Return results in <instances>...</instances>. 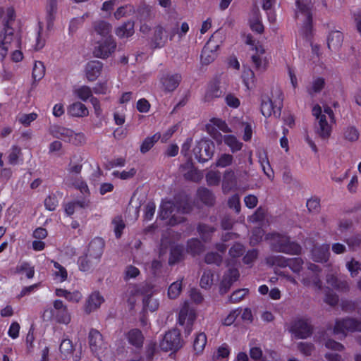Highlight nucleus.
I'll list each match as a JSON object with an SVG mask.
<instances>
[{"label":"nucleus","mask_w":361,"mask_h":361,"mask_svg":"<svg viewBox=\"0 0 361 361\" xmlns=\"http://www.w3.org/2000/svg\"><path fill=\"white\" fill-rule=\"evenodd\" d=\"M312 115L316 119V132L322 138L330 136L332 130V123L334 122V115L332 109L329 106L322 109L316 104L312 108Z\"/></svg>","instance_id":"f257e3e1"},{"label":"nucleus","mask_w":361,"mask_h":361,"mask_svg":"<svg viewBox=\"0 0 361 361\" xmlns=\"http://www.w3.org/2000/svg\"><path fill=\"white\" fill-rule=\"evenodd\" d=\"M20 45L19 32L12 26H6L0 33V56L4 59L8 50L18 49Z\"/></svg>","instance_id":"f03ea898"},{"label":"nucleus","mask_w":361,"mask_h":361,"mask_svg":"<svg viewBox=\"0 0 361 361\" xmlns=\"http://www.w3.org/2000/svg\"><path fill=\"white\" fill-rule=\"evenodd\" d=\"M296 19L302 23V32L308 36L312 30V20L311 13L312 0H297Z\"/></svg>","instance_id":"7ed1b4c3"},{"label":"nucleus","mask_w":361,"mask_h":361,"mask_svg":"<svg viewBox=\"0 0 361 361\" xmlns=\"http://www.w3.org/2000/svg\"><path fill=\"white\" fill-rule=\"evenodd\" d=\"M43 317L66 325L71 321V315L67 306L60 300L54 301L52 309L44 310Z\"/></svg>","instance_id":"20e7f679"},{"label":"nucleus","mask_w":361,"mask_h":361,"mask_svg":"<svg viewBox=\"0 0 361 361\" xmlns=\"http://www.w3.org/2000/svg\"><path fill=\"white\" fill-rule=\"evenodd\" d=\"M190 207L188 203L184 206L175 205L171 201H163L160 206V216L163 219H169V224H176L182 221V219H177L176 216L180 214L188 213Z\"/></svg>","instance_id":"39448f33"},{"label":"nucleus","mask_w":361,"mask_h":361,"mask_svg":"<svg viewBox=\"0 0 361 361\" xmlns=\"http://www.w3.org/2000/svg\"><path fill=\"white\" fill-rule=\"evenodd\" d=\"M271 244L274 250L288 255H298L301 251L300 246L294 242H290L286 235H271Z\"/></svg>","instance_id":"423d86ee"},{"label":"nucleus","mask_w":361,"mask_h":361,"mask_svg":"<svg viewBox=\"0 0 361 361\" xmlns=\"http://www.w3.org/2000/svg\"><path fill=\"white\" fill-rule=\"evenodd\" d=\"M271 57L263 45H256L251 54V61L257 71L263 73L269 66Z\"/></svg>","instance_id":"0eeeda50"},{"label":"nucleus","mask_w":361,"mask_h":361,"mask_svg":"<svg viewBox=\"0 0 361 361\" xmlns=\"http://www.w3.org/2000/svg\"><path fill=\"white\" fill-rule=\"evenodd\" d=\"M221 43V37L219 34L214 33L202 51L201 61L203 64L207 65L214 61Z\"/></svg>","instance_id":"6e6552de"},{"label":"nucleus","mask_w":361,"mask_h":361,"mask_svg":"<svg viewBox=\"0 0 361 361\" xmlns=\"http://www.w3.org/2000/svg\"><path fill=\"white\" fill-rule=\"evenodd\" d=\"M183 345L180 333L177 329L168 331L159 343L160 348L166 352L177 351Z\"/></svg>","instance_id":"1a4fd4ad"},{"label":"nucleus","mask_w":361,"mask_h":361,"mask_svg":"<svg viewBox=\"0 0 361 361\" xmlns=\"http://www.w3.org/2000/svg\"><path fill=\"white\" fill-rule=\"evenodd\" d=\"M214 152V144L208 139L200 140L193 148V154L200 162H204L210 159Z\"/></svg>","instance_id":"9d476101"},{"label":"nucleus","mask_w":361,"mask_h":361,"mask_svg":"<svg viewBox=\"0 0 361 361\" xmlns=\"http://www.w3.org/2000/svg\"><path fill=\"white\" fill-rule=\"evenodd\" d=\"M267 263L271 266L289 267L295 273L300 271L302 260L300 258L286 259L281 255H271L267 258Z\"/></svg>","instance_id":"9b49d317"},{"label":"nucleus","mask_w":361,"mask_h":361,"mask_svg":"<svg viewBox=\"0 0 361 361\" xmlns=\"http://www.w3.org/2000/svg\"><path fill=\"white\" fill-rule=\"evenodd\" d=\"M206 130L217 144H221L223 138L222 135L217 130H221L224 133L231 132L226 122L217 118H213L209 120V123L206 125Z\"/></svg>","instance_id":"f8f14e48"},{"label":"nucleus","mask_w":361,"mask_h":361,"mask_svg":"<svg viewBox=\"0 0 361 361\" xmlns=\"http://www.w3.org/2000/svg\"><path fill=\"white\" fill-rule=\"evenodd\" d=\"M361 331V322L353 319L338 320L334 328V334L345 337L350 331Z\"/></svg>","instance_id":"ddd939ff"},{"label":"nucleus","mask_w":361,"mask_h":361,"mask_svg":"<svg viewBox=\"0 0 361 361\" xmlns=\"http://www.w3.org/2000/svg\"><path fill=\"white\" fill-rule=\"evenodd\" d=\"M290 331L298 338H306L312 334V326L307 319H295L290 326Z\"/></svg>","instance_id":"4468645a"},{"label":"nucleus","mask_w":361,"mask_h":361,"mask_svg":"<svg viewBox=\"0 0 361 361\" xmlns=\"http://www.w3.org/2000/svg\"><path fill=\"white\" fill-rule=\"evenodd\" d=\"M95 47L94 54L97 57L106 59L114 52L116 44L112 37H108L105 39H101Z\"/></svg>","instance_id":"2eb2a0df"},{"label":"nucleus","mask_w":361,"mask_h":361,"mask_svg":"<svg viewBox=\"0 0 361 361\" xmlns=\"http://www.w3.org/2000/svg\"><path fill=\"white\" fill-rule=\"evenodd\" d=\"M148 288L149 286L146 284H130L126 288L123 299L130 305H133L141 295L145 296L147 293Z\"/></svg>","instance_id":"dca6fc26"},{"label":"nucleus","mask_w":361,"mask_h":361,"mask_svg":"<svg viewBox=\"0 0 361 361\" xmlns=\"http://www.w3.org/2000/svg\"><path fill=\"white\" fill-rule=\"evenodd\" d=\"M195 319V311L190 309L188 302H185L179 313L178 323L180 325L185 326V330L188 334L191 332Z\"/></svg>","instance_id":"f3484780"},{"label":"nucleus","mask_w":361,"mask_h":361,"mask_svg":"<svg viewBox=\"0 0 361 361\" xmlns=\"http://www.w3.org/2000/svg\"><path fill=\"white\" fill-rule=\"evenodd\" d=\"M104 247V243L103 240L100 238H96L90 243L86 255L94 259V261L99 262L103 253Z\"/></svg>","instance_id":"a211bd4d"},{"label":"nucleus","mask_w":361,"mask_h":361,"mask_svg":"<svg viewBox=\"0 0 361 361\" xmlns=\"http://www.w3.org/2000/svg\"><path fill=\"white\" fill-rule=\"evenodd\" d=\"M239 278V272L235 268L229 269L224 275L220 284V291L223 293H226L233 282Z\"/></svg>","instance_id":"6ab92c4d"},{"label":"nucleus","mask_w":361,"mask_h":361,"mask_svg":"<svg viewBox=\"0 0 361 361\" xmlns=\"http://www.w3.org/2000/svg\"><path fill=\"white\" fill-rule=\"evenodd\" d=\"M181 80V75L178 73L166 74L161 78L162 87L165 91L172 92L178 86Z\"/></svg>","instance_id":"aec40b11"},{"label":"nucleus","mask_w":361,"mask_h":361,"mask_svg":"<svg viewBox=\"0 0 361 361\" xmlns=\"http://www.w3.org/2000/svg\"><path fill=\"white\" fill-rule=\"evenodd\" d=\"M103 68V64L99 61H92L88 62L85 68V75L88 80L94 81L100 75Z\"/></svg>","instance_id":"412c9836"},{"label":"nucleus","mask_w":361,"mask_h":361,"mask_svg":"<svg viewBox=\"0 0 361 361\" xmlns=\"http://www.w3.org/2000/svg\"><path fill=\"white\" fill-rule=\"evenodd\" d=\"M250 355L255 361H276V353L274 351L264 355L259 347H252L250 350Z\"/></svg>","instance_id":"4be33fe9"},{"label":"nucleus","mask_w":361,"mask_h":361,"mask_svg":"<svg viewBox=\"0 0 361 361\" xmlns=\"http://www.w3.org/2000/svg\"><path fill=\"white\" fill-rule=\"evenodd\" d=\"M207 343V338L204 333H197L192 342L193 356L198 357L203 354Z\"/></svg>","instance_id":"5701e85b"},{"label":"nucleus","mask_w":361,"mask_h":361,"mask_svg":"<svg viewBox=\"0 0 361 361\" xmlns=\"http://www.w3.org/2000/svg\"><path fill=\"white\" fill-rule=\"evenodd\" d=\"M89 342L92 351L97 353L106 343L103 342L102 334L95 329H92L89 334Z\"/></svg>","instance_id":"b1692460"},{"label":"nucleus","mask_w":361,"mask_h":361,"mask_svg":"<svg viewBox=\"0 0 361 361\" xmlns=\"http://www.w3.org/2000/svg\"><path fill=\"white\" fill-rule=\"evenodd\" d=\"M279 107L274 106L272 100L269 97H263L262 99L261 111L264 116L269 117L272 114L279 115Z\"/></svg>","instance_id":"393cba45"},{"label":"nucleus","mask_w":361,"mask_h":361,"mask_svg":"<svg viewBox=\"0 0 361 361\" xmlns=\"http://www.w3.org/2000/svg\"><path fill=\"white\" fill-rule=\"evenodd\" d=\"M94 260V259L90 257L86 254L80 257L78 260L80 271L82 272H91L99 263V262Z\"/></svg>","instance_id":"a878e982"},{"label":"nucleus","mask_w":361,"mask_h":361,"mask_svg":"<svg viewBox=\"0 0 361 361\" xmlns=\"http://www.w3.org/2000/svg\"><path fill=\"white\" fill-rule=\"evenodd\" d=\"M104 299L99 292L92 293L88 298L85 311L88 313L97 310L104 302Z\"/></svg>","instance_id":"bb28decb"},{"label":"nucleus","mask_w":361,"mask_h":361,"mask_svg":"<svg viewBox=\"0 0 361 361\" xmlns=\"http://www.w3.org/2000/svg\"><path fill=\"white\" fill-rule=\"evenodd\" d=\"M8 161L11 165H17L23 162V153L21 148L13 145L8 151Z\"/></svg>","instance_id":"cd10ccee"},{"label":"nucleus","mask_w":361,"mask_h":361,"mask_svg":"<svg viewBox=\"0 0 361 361\" xmlns=\"http://www.w3.org/2000/svg\"><path fill=\"white\" fill-rule=\"evenodd\" d=\"M312 259L316 262H326L329 256V246L322 245L315 247L312 252Z\"/></svg>","instance_id":"c85d7f7f"},{"label":"nucleus","mask_w":361,"mask_h":361,"mask_svg":"<svg viewBox=\"0 0 361 361\" xmlns=\"http://www.w3.org/2000/svg\"><path fill=\"white\" fill-rule=\"evenodd\" d=\"M343 40V34L337 30L331 31L327 37V44L330 49L336 50L338 49Z\"/></svg>","instance_id":"c756f323"},{"label":"nucleus","mask_w":361,"mask_h":361,"mask_svg":"<svg viewBox=\"0 0 361 361\" xmlns=\"http://www.w3.org/2000/svg\"><path fill=\"white\" fill-rule=\"evenodd\" d=\"M126 338L130 344L137 348L141 347L143 344L144 336L140 330L133 329L126 334Z\"/></svg>","instance_id":"7c9ffc66"},{"label":"nucleus","mask_w":361,"mask_h":361,"mask_svg":"<svg viewBox=\"0 0 361 361\" xmlns=\"http://www.w3.org/2000/svg\"><path fill=\"white\" fill-rule=\"evenodd\" d=\"M55 295L58 297L65 298L68 301L71 302H78L82 298L81 293L78 290L69 292L62 288L56 289Z\"/></svg>","instance_id":"2f4dec72"},{"label":"nucleus","mask_w":361,"mask_h":361,"mask_svg":"<svg viewBox=\"0 0 361 361\" xmlns=\"http://www.w3.org/2000/svg\"><path fill=\"white\" fill-rule=\"evenodd\" d=\"M68 113L71 116L85 117L88 115L89 111L83 104L75 102L68 106Z\"/></svg>","instance_id":"473e14b6"},{"label":"nucleus","mask_w":361,"mask_h":361,"mask_svg":"<svg viewBox=\"0 0 361 361\" xmlns=\"http://www.w3.org/2000/svg\"><path fill=\"white\" fill-rule=\"evenodd\" d=\"M231 353V348L226 343L218 347L212 356L213 361H228Z\"/></svg>","instance_id":"72a5a7b5"},{"label":"nucleus","mask_w":361,"mask_h":361,"mask_svg":"<svg viewBox=\"0 0 361 361\" xmlns=\"http://www.w3.org/2000/svg\"><path fill=\"white\" fill-rule=\"evenodd\" d=\"M111 30V26L106 22L98 21L94 24V31L97 35L101 37V39L111 37L110 35Z\"/></svg>","instance_id":"f704fd0d"},{"label":"nucleus","mask_w":361,"mask_h":361,"mask_svg":"<svg viewBox=\"0 0 361 361\" xmlns=\"http://www.w3.org/2000/svg\"><path fill=\"white\" fill-rule=\"evenodd\" d=\"M49 133L54 137L67 142L68 137L71 135V130L60 126H52L49 128Z\"/></svg>","instance_id":"c9c22d12"},{"label":"nucleus","mask_w":361,"mask_h":361,"mask_svg":"<svg viewBox=\"0 0 361 361\" xmlns=\"http://www.w3.org/2000/svg\"><path fill=\"white\" fill-rule=\"evenodd\" d=\"M51 262L54 267L53 270L54 280L59 283L65 281L68 278V272L66 268L56 262L52 260Z\"/></svg>","instance_id":"e433bc0d"},{"label":"nucleus","mask_w":361,"mask_h":361,"mask_svg":"<svg viewBox=\"0 0 361 361\" xmlns=\"http://www.w3.org/2000/svg\"><path fill=\"white\" fill-rule=\"evenodd\" d=\"M241 78L244 85L247 90L252 89L255 84V73L250 68H245L243 71Z\"/></svg>","instance_id":"4c0bfd02"},{"label":"nucleus","mask_w":361,"mask_h":361,"mask_svg":"<svg viewBox=\"0 0 361 361\" xmlns=\"http://www.w3.org/2000/svg\"><path fill=\"white\" fill-rule=\"evenodd\" d=\"M134 33V23L131 21L125 23L116 30V35L120 38L128 37Z\"/></svg>","instance_id":"58836bf2"},{"label":"nucleus","mask_w":361,"mask_h":361,"mask_svg":"<svg viewBox=\"0 0 361 361\" xmlns=\"http://www.w3.org/2000/svg\"><path fill=\"white\" fill-rule=\"evenodd\" d=\"M223 141L230 148L232 152H238L242 149L243 143L233 135H224L222 138V142Z\"/></svg>","instance_id":"ea45409f"},{"label":"nucleus","mask_w":361,"mask_h":361,"mask_svg":"<svg viewBox=\"0 0 361 361\" xmlns=\"http://www.w3.org/2000/svg\"><path fill=\"white\" fill-rule=\"evenodd\" d=\"M35 44H33L35 50L37 51L44 47L45 44V38L43 35V25L39 23L37 28L34 34Z\"/></svg>","instance_id":"a19ab883"},{"label":"nucleus","mask_w":361,"mask_h":361,"mask_svg":"<svg viewBox=\"0 0 361 361\" xmlns=\"http://www.w3.org/2000/svg\"><path fill=\"white\" fill-rule=\"evenodd\" d=\"M343 135L346 141L355 142L359 140L360 132L355 126H348L343 129Z\"/></svg>","instance_id":"79ce46f5"},{"label":"nucleus","mask_w":361,"mask_h":361,"mask_svg":"<svg viewBox=\"0 0 361 361\" xmlns=\"http://www.w3.org/2000/svg\"><path fill=\"white\" fill-rule=\"evenodd\" d=\"M308 270L313 274V276H312V279L304 278L302 279L303 284L305 286L313 285L315 287L320 288V281L318 279L317 274V273L319 271L318 266L315 264H310L308 267Z\"/></svg>","instance_id":"37998d69"},{"label":"nucleus","mask_w":361,"mask_h":361,"mask_svg":"<svg viewBox=\"0 0 361 361\" xmlns=\"http://www.w3.org/2000/svg\"><path fill=\"white\" fill-rule=\"evenodd\" d=\"M161 138V134L155 133L152 136L147 137L140 145V152L145 154L149 152L154 144Z\"/></svg>","instance_id":"c03bdc74"},{"label":"nucleus","mask_w":361,"mask_h":361,"mask_svg":"<svg viewBox=\"0 0 361 361\" xmlns=\"http://www.w3.org/2000/svg\"><path fill=\"white\" fill-rule=\"evenodd\" d=\"M222 94V91L218 82H214L209 85L205 93V99L207 101L212 100L214 98L220 97Z\"/></svg>","instance_id":"a18cd8bd"},{"label":"nucleus","mask_w":361,"mask_h":361,"mask_svg":"<svg viewBox=\"0 0 361 361\" xmlns=\"http://www.w3.org/2000/svg\"><path fill=\"white\" fill-rule=\"evenodd\" d=\"M167 37L165 35L164 29L162 27H157L154 32L153 44L155 47H162L166 42Z\"/></svg>","instance_id":"49530a36"},{"label":"nucleus","mask_w":361,"mask_h":361,"mask_svg":"<svg viewBox=\"0 0 361 361\" xmlns=\"http://www.w3.org/2000/svg\"><path fill=\"white\" fill-rule=\"evenodd\" d=\"M143 305L146 310H149L150 312L156 311L159 306V300L154 298L151 295H149V288L147 289V293H145L144 296Z\"/></svg>","instance_id":"de8ad7c7"},{"label":"nucleus","mask_w":361,"mask_h":361,"mask_svg":"<svg viewBox=\"0 0 361 361\" xmlns=\"http://www.w3.org/2000/svg\"><path fill=\"white\" fill-rule=\"evenodd\" d=\"M325 85V80L323 78L318 77L314 78L307 88L310 94L314 95L322 91Z\"/></svg>","instance_id":"09e8293b"},{"label":"nucleus","mask_w":361,"mask_h":361,"mask_svg":"<svg viewBox=\"0 0 361 361\" xmlns=\"http://www.w3.org/2000/svg\"><path fill=\"white\" fill-rule=\"evenodd\" d=\"M96 355L100 361H114L115 355L111 349L106 344L102 347V350H99Z\"/></svg>","instance_id":"8fccbe9b"},{"label":"nucleus","mask_w":361,"mask_h":361,"mask_svg":"<svg viewBox=\"0 0 361 361\" xmlns=\"http://www.w3.org/2000/svg\"><path fill=\"white\" fill-rule=\"evenodd\" d=\"M250 28L258 33H262L264 30L263 25L262 24L259 12L257 10H255L252 13V17L250 20Z\"/></svg>","instance_id":"3c124183"},{"label":"nucleus","mask_w":361,"mask_h":361,"mask_svg":"<svg viewBox=\"0 0 361 361\" xmlns=\"http://www.w3.org/2000/svg\"><path fill=\"white\" fill-rule=\"evenodd\" d=\"M45 74V67L42 62L35 61L32 68V78L35 81H39Z\"/></svg>","instance_id":"603ef678"},{"label":"nucleus","mask_w":361,"mask_h":361,"mask_svg":"<svg viewBox=\"0 0 361 361\" xmlns=\"http://www.w3.org/2000/svg\"><path fill=\"white\" fill-rule=\"evenodd\" d=\"M73 348L74 347L72 341L68 338H65L61 341L59 348L61 355L65 358H67L72 355Z\"/></svg>","instance_id":"864d4df0"},{"label":"nucleus","mask_w":361,"mask_h":361,"mask_svg":"<svg viewBox=\"0 0 361 361\" xmlns=\"http://www.w3.org/2000/svg\"><path fill=\"white\" fill-rule=\"evenodd\" d=\"M182 290V280L172 283L168 289V296L171 299L177 298Z\"/></svg>","instance_id":"5fc2aeb1"},{"label":"nucleus","mask_w":361,"mask_h":361,"mask_svg":"<svg viewBox=\"0 0 361 361\" xmlns=\"http://www.w3.org/2000/svg\"><path fill=\"white\" fill-rule=\"evenodd\" d=\"M326 281L329 284L338 290H344L348 289V284L347 281H338V279L333 275L327 276Z\"/></svg>","instance_id":"6e6d98bb"},{"label":"nucleus","mask_w":361,"mask_h":361,"mask_svg":"<svg viewBox=\"0 0 361 361\" xmlns=\"http://www.w3.org/2000/svg\"><path fill=\"white\" fill-rule=\"evenodd\" d=\"M259 161L260 163V165L262 166V169L264 171V173L266 174V176L272 179L274 177V173L272 169H271L269 162L268 161V159L265 154H262L259 157Z\"/></svg>","instance_id":"4d7b16f0"},{"label":"nucleus","mask_w":361,"mask_h":361,"mask_svg":"<svg viewBox=\"0 0 361 361\" xmlns=\"http://www.w3.org/2000/svg\"><path fill=\"white\" fill-rule=\"evenodd\" d=\"M37 117V114L35 112L30 114H20L18 116L17 120L20 124L25 126H28L32 121H35Z\"/></svg>","instance_id":"13d9d810"},{"label":"nucleus","mask_w":361,"mask_h":361,"mask_svg":"<svg viewBox=\"0 0 361 361\" xmlns=\"http://www.w3.org/2000/svg\"><path fill=\"white\" fill-rule=\"evenodd\" d=\"M233 161V157L232 155L224 153L218 157L216 161V166L217 167L225 168L231 165Z\"/></svg>","instance_id":"bf43d9fd"},{"label":"nucleus","mask_w":361,"mask_h":361,"mask_svg":"<svg viewBox=\"0 0 361 361\" xmlns=\"http://www.w3.org/2000/svg\"><path fill=\"white\" fill-rule=\"evenodd\" d=\"M214 281V274L211 271H205L200 279V286L203 288H209Z\"/></svg>","instance_id":"052dcab7"},{"label":"nucleus","mask_w":361,"mask_h":361,"mask_svg":"<svg viewBox=\"0 0 361 361\" xmlns=\"http://www.w3.org/2000/svg\"><path fill=\"white\" fill-rule=\"evenodd\" d=\"M198 196L200 200L206 204H213L214 196L212 193L206 188H202L198 190Z\"/></svg>","instance_id":"680f3d73"},{"label":"nucleus","mask_w":361,"mask_h":361,"mask_svg":"<svg viewBox=\"0 0 361 361\" xmlns=\"http://www.w3.org/2000/svg\"><path fill=\"white\" fill-rule=\"evenodd\" d=\"M112 225L114 227V231L116 238H120L122 233L123 230L125 228V224L121 216H116L112 220Z\"/></svg>","instance_id":"e2e57ef3"},{"label":"nucleus","mask_w":361,"mask_h":361,"mask_svg":"<svg viewBox=\"0 0 361 361\" xmlns=\"http://www.w3.org/2000/svg\"><path fill=\"white\" fill-rule=\"evenodd\" d=\"M136 173V170L134 168L123 170L122 171H114L113 176L122 180H127L133 178Z\"/></svg>","instance_id":"0e129e2a"},{"label":"nucleus","mask_w":361,"mask_h":361,"mask_svg":"<svg viewBox=\"0 0 361 361\" xmlns=\"http://www.w3.org/2000/svg\"><path fill=\"white\" fill-rule=\"evenodd\" d=\"M134 12V8L132 5H126L118 8L114 13V17L116 19H120L123 17L127 16Z\"/></svg>","instance_id":"69168bd1"},{"label":"nucleus","mask_w":361,"mask_h":361,"mask_svg":"<svg viewBox=\"0 0 361 361\" xmlns=\"http://www.w3.org/2000/svg\"><path fill=\"white\" fill-rule=\"evenodd\" d=\"M17 271L19 273L25 274L29 279L32 278L35 274L34 267L26 262H23L19 264L17 267Z\"/></svg>","instance_id":"338daca9"},{"label":"nucleus","mask_w":361,"mask_h":361,"mask_svg":"<svg viewBox=\"0 0 361 361\" xmlns=\"http://www.w3.org/2000/svg\"><path fill=\"white\" fill-rule=\"evenodd\" d=\"M137 12L140 20H150L154 16L152 8L149 6L144 5L141 6Z\"/></svg>","instance_id":"774afa93"}]
</instances>
